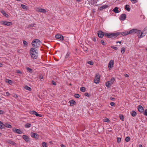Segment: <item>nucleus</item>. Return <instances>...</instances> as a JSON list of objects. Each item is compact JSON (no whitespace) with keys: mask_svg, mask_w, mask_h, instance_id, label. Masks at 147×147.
<instances>
[{"mask_svg":"<svg viewBox=\"0 0 147 147\" xmlns=\"http://www.w3.org/2000/svg\"><path fill=\"white\" fill-rule=\"evenodd\" d=\"M110 99L112 100H114L115 99V98H110Z\"/></svg>","mask_w":147,"mask_h":147,"instance_id":"nucleus-58","label":"nucleus"},{"mask_svg":"<svg viewBox=\"0 0 147 147\" xmlns=\"http://www.w3.org/2000/svg\"><path fill=\"white\" fill-rule=\"evenodd\" d=\"M144 114L146 116H147V109H146L144 112Z\"/></svg>","mask_w":147,"mask_h":147,"instance_id":"nucleus-47","label":"nucleus"},{"mask_svg":"<svg viewBox=\"0 0 147 147\" xmlns=\"http://www.w3.org/2000/svg\"><path fill=\"white\" fill-rule=\"evenodd\" d=\"M22 137L26 142H28L30 141L29 138L27 136L23 135Z\"/></svg>","mask_w":147,"mask_h":147,"instance_id":"nucleus-11","label":"nucleus"},{"mask_svg":"<svg viewBox=\"0 0 147 147\" xmlns=\"http://www.w3.org/2000/svg\"><path fill=\"white\" fill-rule=\"evenodd\" d=\"M74 96L76 98H78L80 97V95L78 94H75Z\"/></svg>","mask_w":147,"mask_h":147,"instance_id":"nucleus-41","label":"nucleus"},{"mask_svg":"<svg viewBox=\"0 0 147 147\" xmlns=\"http://www.w3.org/2000/svg\"><path fill=\"white\" fill-rule=\"evenodd\" d=\"M109 7L108 5H102L101 7H99L98 9L99 10H102L103 9H105L108 7Z\"/></svg>","mask_w":147,"mask_h":147,"instance_id":"nucleus-10","label":"nucleus"},{"mask_svg":"<svg viewBox=\"0 0 147 147\" xmlns=\"http://www.w3.org/2000/svg\"><path fill=\"white\" fill-rule=\"evenodd\" d=\"M138 147H142V145L141 144H140L139 145Z\"/></svg>","mask_w":147,"mask_h":147,"instance_id":"nucleus-61","label":"nucleus"},{"mask_svg":"<svg viewBox=\"0 0 147 147\" xmlns=\"http://www.w3.org/2000/svg\"><path fill=\"white\" fill-rule=\"evenodd\" d=\"M93 40L94 41V42H95L96 41V39L95 38H93Z\"/></svg>","mask_w":147,"mask_h":147,"instance_id":"nucleus-64","label":"nucleus"},{"mask_svg":"<svg viewBox=\"0 0 147 147\" xmlns=\"http://www.w3.org/2000/svg\"><path fill=\"white\" fill-rule=\"evenodd\" d=\"M136 33L137 34V36L139 38H142L143 37L142 35L143 32L140 30H138Z\"/></svg>","mask_w":147,"mask_h":147,"instance_id":"nucleus-9","label":"nucleus"},{"mask_svg":"<svg viewBox=\"0 0 147 147\" xmlns=\"http://www.w3.org/2000/svg\"><path fill=\"white\" fill-rule=\"evenodd\" d=\"M4 127H6L11 128V126L10 124L6 123L5 125H4Z\"/></svg>","mask_w":147,"mask_h":147,"instance_id":"nucleus-27","label":"nucleus"},{"mask_svg":"<svg viewBox=\"0 0 147 147\" xmlns=\"http://www.w3.org/2000/svg\"><path fill=\"white\" fill-rule=\"evenodd\" d=\"M119 43L120 44L121 43V41H117L116 42V43Z\"/></svg>","mask_w":147,"mask_h":147,"instance_id":"nucleus-63","label":"nucleus"},{"mask_svg":"<svg viewBox=\"0 0 147 147\" xmlns=\"http://www.w3.org/2000/svg\"><path fill=\"white\" fill-rule=\"evenodd\" d=\"M70 54V53H69V52L67 53L66 54V56H65V58L66 59H67L68 57L69 56Z\"/></svg>","mask_w":147,"mask_h":147,"instance_id":"nucleus-39","label":"nucleus"},{"mask_svg":"<svg viewBox=\"0 0 147 147\" xmlns=\"http://www.w3.org/2000/svg\"><path fill=\"white\" fill-rule=\"evenodd\" d=\"M119 117L120 119L122 121H123L124 120V117L122 115H119Z\"/></svg>","mask_w":147,"mask_h":147,"instance_id":"nucleus-37","label":"nucleus"},{"mask_svg":"<svg viewBox=\"0 0 147 147\" xmlns=\"http://www.w3.org/2000/svg\"><path fill=\"white\" fill-rule=\"evenodd\" d=\"M16 72L18 74H22V73L19 70H16Z\"/></svg>","mask_w":147,"mask_h":147,"instance_id":"nucleus-48","label":"nucleus"},{"mask_svg":"<svg viewBox=\"0 0 147 147\" xmlns=\"http://www.w3.org/2000/svg\"><path fill=\"white\" fill-rule=\"evenodd\" d=\"M36 11L42 13H45L47 11L46 9L41 8H38Z\"/></svg>","mask_w":147,"mask_h":147,"instance_id":"nucleus-15","label":"nucleus"},{"mask_svg":"<svg viewBox=\"0 0 147 147\" xmlns=\"http://www.w3.org/2000/svg\"><path fill=\"white\" fill-rule=\"evenodd\" d=\"M7 82L8 83L10 84H11L12 83V82L11 80H7Z\"/></svg>","mask_w":147,"mask_h":147,"instance_id":"nucleus-45","label":"nucleus"},{"mask_svg":"<svg viewBox=\"0 0 147 147\" xmlns=\"http://www.w3.org/2000/svg\"><path fill=\"white\" fill-rule=\"evenodd\" d=\"M0 24L2 25L7 26H10L12 25V23L10 22H7L5 21H1Z\"/></svg>","mask_w":147,"mask_h":147,"instance_id":"nucleus-4","label":"nucleus"},{"mask_svg":"<svg viewBox=\"0 0 147 147\" xmlns=\"http://www.w3.org/2000/svg\"><path fill=\"white\" fill-rule=\"evenodd\" d=\"M12 131L14 133L19 134H21L23 133L22 131L20 129L16 128H13L12 129Z\"/></svg>","mask_w":147,"mask_h":147,"instance_id":"nucleus-7","label":"nucleus"},{"mask_svg":"<svg viewBox=\"0 0 147 147\" xmlns=\"http://www.w3.org/2000/svg\"><path fill=\"white\" fill-rule=\"evenodd\" d=\"M136 112L134 111H132L131 113V115L133 117H135L136 116Z\"/></svg>","mask_w":147,"mask_h":147,"instance_id":"nucleus-30","label":"nucleus"},{"mask_svg":"<svg viewBox=\"0 0 147 147\" xmlns=\"http://www.w3.org/2000/svg\"><path fill=\"white\" fill-rule=\"evenodd\" d=\"M6 96H9L10 95V94L9 92H6Z\"/></svg>","mask_w":147,"mask_h":147,"instance_id":"nucleus-51","label":"nucleus"},{"mask_svg":"<svg viewBox=\"0 0 147 147\" xmlns=\"http://www.w3.org/2000/svg\"><path fill=\"white\" fill-rule=\"evenodd\" d=\"M113 11L115 13H118L119 12L118 10V8L117 7H115L113 10Z\"/></svg>","mask_w":147,"mask_h":147,"instance_id":"nucleus-22","label":"nucleus"},{"mask_svg":"<svg viewBox=\"0 0 147 147\" xmlns=\"http://www.w3.org/2000/svg\"><path fill=\"white\" fill-rule=\"evenodd\" d=\"M31 124L29 123H26L25 125V127L26 128H28L30 127Z\"/></svg>","mask_w":147,"mask_h":147,"instance_id":"nucleus-26","label":"nucleus"},{"mask_svg":"<svg viewBox=\"0 0 147 147\" xmlns=\"http://www.w3.org/2000/svg\"><path fill=\"white\" fill-rule=\"evenodd\" d=\"M4 113V111L2 110H0V114L2 115Z\"/></svg>","mask_w":147,"mask_h":147,"instance_id":"nucleus-52","label":"nucleus"},{"mask_svg":"<svg viewBox=\"0 0 147 147\" xmlns=\"http://www.w3.org/2000/svg\"><path fill=\"white\" fill-rule=\"evenodd\" d=\"M119 34L120 33L119 32L110 33H105V36L109 38H111L112 37L115 38L119 35Z\"/></svg>","mask_w":147,"mask_h":147,"instance_id":"nucleus-3","label":"nucleus"},{"mask_svg":"<svg viewBox=\"0 0 147 147\" xmlns=\"http://www.w3.org/2000/svg\"><path fill=\"white\" fill-rule=\"evenodd\" d=\"M125 49L124 47H122L121 49V52L122 54H123L125 52Z\"/></svg>","mask_w":147,"mask_h":147,"instance_id":"nucleus-33","label":"nucleus"},{"mask_svg":"<svg viewBox=\"0 0 147 147\" xmlns=\"http://www.w3.org/2000/svg\"><path fill=\"white\" fill-rule=\"evenodd\" d=\"M130 1H131L133 4H135L138 1V0H130Z\"/></svg>","mask_w":147,"mask_h":147,"instance_id":"nucleus-42","label":"nucleus"},{"mask_svg":"<svg viewBox=\"0 0 147 147\" xmlns=\"http://www.w3.org/2000/svg\"><path fill=\"white\" fill-rule=\"evenodd\" d=\"M130 137L128 136L125 138V140L126 142H128L130 140Z\"/></svg>","mask_w":147,"mask_h":147,"instance_id":"nucleus-35","label":"nucleus"},{"mask_svg":"<svg viewBox=\"0 0 147 147\" xmlns=\"http://www.w3.org/2000/svg\"><path fill=\"white\" fill-rule=\"evenodd\" d=\"M61 147H65V146L64 144H61Z\"/></svg>","mask_w":147,"mask_h":147,"instance_id":"nucleus-59","label":"nucleus"},{"mask_svg":"<svg viewBox=\"0 0 147 147\" xmlns=\"http://www.w3.org/2000/svg\"><path fill=\"white\" fill-rule=\"evenodd\" d=\"M38 135L37 134L35 133H31V136L32 138H36V137L38 136Z\"/></svg>","mask_w":147,"mask_h":147,"instance_id":"nucleus-25","label":"nucleus"},{"mask_svg":"<svg viewBox=\"0 0 147 147\" xmlns=\"http://www.w3.org/2000/svg\"><path fill=\"white\" fill-rule=\"evenodd\" d=\"M111 48L115 50H116L117 49V48L116 47H111Z\"/></svg>","mask_w":147,"mask_h":147,"instance_id":"nucleus-53","label":"nucleus"},{"mask_svg":"<svg viewBox=\"0 0 147 147\" xmlns=\"http://www.w3.org/2000/svg\"><path fill=\"white\" fill-rule=\"evenodd\" d=\"M53 85H56V82H55L53 81Z\"/></svg>","mask_w":147,"mask_h":147,"instance_id":"nucleus-60","label":"nucleus"},{"mask_svg":"<svg viewBox=\"0 0 147 147\" xmlns=\"http://www.w3.org/2000/svg\"><path fill=\"white\" fill-rule=\"evenodd\" d=\"M21 6L24 9H27V6L24 5L22 4L21 5Z\"/></svg>","mask_w":147,"mask_h":147,"instance_id":"nucleus-31","label":"nucleus"},{"mask_svg":"<svg viewBox=\"0 0 147 147\" xmlns=\"http://www.w3.org/2000/svg\"><path fill=\"white\" fill-rule=\"evenodd\" d=\"M30 114L32 115H35L36 116L42 117V115L41 114L38 113L36 111H30L29 112Z\"/></svg>","mask_w":147,"mask_h":147,"instance_id":"nucleus-6","label":"nucleus"},{"mask_svg":"<svg viewBox=\"0 0 147 147\" xmlns=\"http://www.w3.org/2000/svg\"><path fill=\"white\" fill-rule=\"evenodd\" d=\"M109 119L107 118H105L104 119L103 121L105 122H108L109 121Z\"/></svg>","mask_w":147,"mask_h":147,"instance_id":"nucleus-38","label":"nucleus"},{"mask_svg":"<svg viewBox=\"0 0 147 147\" xmlns=\"http://www.w3.org/2000/svg\"><path fill=\"white\" fill-rule=\"evenodd\" d=\"M42 145L43 147H47V143L45 142H42Z\"/></svg>","mask_w":147,"mask_h":147,"instance_id":"nucleus-34","label":"nucleus"},{"mask_svg":"<svg viewBox=\"0 0 147 147\" xmlns=\"http://www.w3.org/2000/svg\"><path fill=\"white\" fill-rule=\"evenodd\" d=\"M43 78V76H40V79H42Z\"/></svg>","mask_w":147,"mask_h":147,"instance_id":"nucleus-62","label":"nucleus"},{"mask_svg":"<svg viewBox=\"0 0 147 147\" xmlns=\"http://www.w3.org/2000/svg\"><path fill=\"white\" fill-rule=\"evenodd\" d=\"M126 18V15L125 14H122L120 16V20L124 21Z\"/></svg>","mask_w":147,"mask_h":147,"instance_id":"nucleus-16","label":"nucleus"},{"mask_svg":"<svg viewBox=\"0 0 147 147\" xmlns=\"http://www.w3.org/2000/svg\"><path fill=\"white\" fill-rule=\"evenodd\" d=\"M40 42V41L38 39H36L33 40L32 42V46L35 48L38 47Z\"/></svg>","mask_w":147,"mask_h":147,"instance_id":"nucleus-2","label":"nucleus"},{"mask_svg":"<svg viewBox=\"0 0 147 147\" xmlns=\"http://www.w3.org/2000/svg\"><path fill=\"white\" fill-rule=\"evenodd\" d=\"M101 43H102V44L103 45H105V42H104V41L103 40H102L101 42Z\"/></svg>","mask_w":147,"mask_h":147,"instance_id":"nucleus-50","label":"nucleus"},{"mask_svg":"<svg viewBox=\"0 0 147 147\" xmlns=\"http://www.w3.org/2000/svg\"><path fill=\"white\" fill-rule=\"evenodd\" d=\"M100 77V76L98 74H96L94 80V82L96 84H98L99 82Z\"/></svg>","mask_w":147,"mask_h":147,"instance_id":"nucleus-5","label":"nucleus"},{"mask_svg":"<svg viewBox=\"0 0 147 147\" xmlns=\"http://www.w3.org/2000/svg\"><path fill=\"white\" fill-rule=\"evenodd\" d=\"M110 105L112 106H113L115 105V103L113 102H111L110 103Z\"/></svg>","mask_w":147,"mask_h":147,"instance_id":"nucleus-49","label":"nucleus"},{"mask_svg":"<svg viewBox=\"0 0 147 147\" xmlns=\"http://www.w3.org/2000/svg\"><path fill=\"white\" fill-rule=\"evenodd\" d=\"M117 142L118 143H120L121 142V138H117Z\"/></svg>","mask_w":147,"mask_h":147,"instance_id":"nucleus-46","label":"nucleus"},{"mask_svg":"<svg viewBox=\"0 0 147 147\" xmlns=\"http://www.w3.org/2000/svg\"><path fill=\"white\" fill-rule=\"evenodd\" d=\"M7 142L9 144H12L13 145H16V143H15L13 141L11 140H7Z\"/></svg>","mask_w":147,"mask_h":147,"instance_id":"nucleus-17","label":"nucleus"},{"mask_svg":"<svg viewBox=\"0 0 147 147\" xmlns=\"http://www.w3.org/2000/svg\"><path fill=\"white\" fill-rule=\"evenodd\" d=\"M106 85L107 88H109L111 86V84L108 81L106 83Z\"/></svg>","mask_w":147,"mask_h":147,"instance_id":"nucleus-29","label":"nucleus"},{"mask_svg":"<svg viewBox=\"0 0 147 147\" xmlns=\"http://www.w3.org/2000/svg\"><path fill=\"white\" fill-rule=\"evenodd\" d=\"M25 88L26 89L28 90H31V88L27 86H25Z\"/></svg>","mask_w":147,"mask_h":147,"instance_id":"nucleus-40","label":"nucleus"},{"mask_svg":"<svg viewBox=\"0 0 147 147\" xmlns=\"http://www.w3.org/2000/svg\"><path fill=\"white\" fill-rule=\"evenodd\" d=\"M85 96H89V94L87 93H85Z\"/></svg>","mask_w":147,"mask_h":147,"instance_id":"nucleus-56","label":"nucleus"},{"mask_svg":"<svg viewBox=\"0 0 147 147\" xmlns=\"http://www.w3.org/2000/svg\"><path fill=\"white\" fill-rule=\"evenodd\" d=\"M26 69L27 70V71H29L30 72H31V73H32V69H31L30 68L28 67H27L26 68Z\"/></svg>","mask_w":147,"mask_h":147,"instance_id":"nucleus-36","label":"nucleus"},{"mask_svg":"<svg viewBox=\"0 0 147 147\" xmlns=\"http://www.w3.org/2000/svg\"><path fill=\"white\" fill-rule=\"evenodd\" d=\"M1 13L6 18H8L9 17V16L5 12V11L4 10H1Z\"/></svg>","mask_w":147,"mask_h":147,"instance_id":"nucleus-19","label":"nucleus"},{"mask_svg":"<svg viewBox=\"0 0 147 147\" xmlns=\"http://www.w3.org/2000/svg\"><path fill=\"white\" fill-rule=\"evenodd\" d=\"M55 37L57 39H59L60 40H63L64 39L63 36L60 34L56 35Z\"/></svg>","mask_w":147,"mask_h":147,"instance_id":"nucleus-12","label":"nucleus"},{"mask_svg":"<svg viewBox=\"0 0 147 147\" xmlns=\"http://www.w3.org/2000/svg\"><path fill=\"white\" fill-rule=\"evenodd\" d=\"M13 97L16 98L18 97V96L17 94H15L13 96Z\"/></svg>","mask_w":147,"mask_h":147,"instance_id":"nucleus-54","label":"nucleus"},{"mask_svg":"<svg viewBox=\"0 0 147 147\" xmlns=\"http://www.w3.org/2000/svg\"><path fill=\"white\" fill-rule=\"evenodd\" d=\"M4 127V125L2 122L0 121V128L2 129Z\"/></svg>","mask_w":147,"mask_h":147,"instance_id":"nucleus-28","label":"nucleus"},{"mask_svg":"<svg viewBox=\"0 0 147 147\" xmlns=\"http://www.w3.org/2000/svg\"><path fill=\"white\" fill-rule=\"evenodd\" d=\"M124 76L125 77H129V75L127 74H125Z\"/></svg>","mask_w":147,"mask_h":147,"instance_id":"nucleus-57","label":"nucleus"},{"mask_svg":"<svg viewBox=\"0 0 147 147\" xmlns=\"http://www.w3.org/2000/svg\"><path fill=\"white\" fill-rule=\"evenodd\" d=\"M30 53L32 58L36 59L38 57V54L36 51V49L34 48H31L30 51Z\"/></svg>","mask_w":147,"mask_h":147,"instance_id":"nucleus-1","label":"nucleus"},{"mask_svg":"<svg viewBox=\"0 0 147 147\" xmlns=\"http://www.w3.org/2000/svg\"><path fill=\"white\" fill-rule=\"evenodd\" d=\"M35 25V24H32L30 25V26L32 27L34 26V25Z\"/></svg>","mask_w":147,"mask_h":147,"instance_id":"nucleus-55","label":"nucleus"},{"mask_svg":"<svg viewBox=\"0 0 147 147\" xmlns=\"http://www.w3.org/2000/svg\"><path fill=\"white\" fill-rule=\"evenodd\" d=\"M105 33H104L101 31H99L98 33V35L99 37L100 38H102L104 35H105Z\"/></svg>","mask_w":147,"mask_h":147,"instance_id":"nucleus-14","label":"nucleus"},{"mask_svg":"<svg viewBox=\"0 0 147 147\" xmlns=\"http://www.w3.org/2000/svg\"><path fill=\"white\" fill-rule=\"evenodd\" d=\"M114 64V60H111L108 64V67L109 69H111L113 67Z\"/></svg>","mask_w":147,"mask_h":147,"instance_id":"nucleus-8","label":"nucleus"},{"mask_svg":"<svg viewBox=\"0 0 147 147\" xmlns=\"http://www.w3.org/2000/svg\"><path fill=\"white\" fill-rule=\"evenodd\" d=\"M86 89L85 87H82L80 88V90L81 92H84L85 91Z\"/></svg>","mask_w":147,"mask_h":147,"instance_id":"nucleus-32","label":"nucleus"},{"mask_svg":"<svg viewBox=\"0 0 147 147\" xmlns=\"http://www.w3.org/2000/svg\"><path fill=\"white\" fill-rule=\"evenodd\" d=\"M125 9L127 11H130L131 8L130 7V6L128 5H126L125 6Z\"/></svg>","mask_w":147,"mask_h":147,"instance_id":"nucleus-20","label":"nucleus"},{"mask_svg":"<svg viewBox=\"0 0 147 147\" xmlns=\"http://www.w3.org/2000/svg\"><path fill=\"white\" fill-rule=\"evenodd\" d=\"M129 31H125L124 32H119V33H120V34H119V35L120 34H121L123 36L129 34H130V33H129Z\"/></svg>","mask_w":147,"mask_h":147,"instance_id":"nucleus-13","label":"nucleus"},{"mask_svg":"<svg viewBox=\"0 0 147 147\" xmlns=\"http://www.w3.org/2000/svg\"><path fill=\"white\" fill-rule=\"evenodd\" d=\"M115 81V79L114 78H112L111 80L108 82L109 83H110V84L112 85V84L114 82V81Z\"/></svg>","mask_w":147,"mask_h":147,"instance_id":"nucleus-24","label":"nucleus"},{"mask_svg":"<svg viewBox=\"0 0 147 147\" xmlns=\"http://www.w3.org/2000/svg\"><path fill=\"white\" fill-rule=\"evenodd\" d=\"M138 111L140 112H143L144 109L143 107L140 105H139L138 107Z\"/></svg>","mask_w":147,"mask_h":147,"instance_id":"nucleus-21","label":"nucleus"},{"mask_svg":"<svg viewBox=\"0 0 147 147\" xmlns=\"http://www.w3.org/2000/svg\"><path fill=\"white\" fill-rule=\"evenodd\" d=\"M23 44L25 45V46H27V43L26 41H25L24 40H23Z\"/></svg>","mask_w":147,"mask_h":147,"instance_id":"nucleus-44","label":"nucleus"},{"mask_svg":"<svg viewBox=\"0 0 147 147\" xmlns=\"http://www.w3.org/2000/svg\"><path fill=\"white\" fill-rule=\"evenodd\" d=\"M69 102H70V105L71 106H72L74 105H75L76 104V102L74 100H70L69 101Z\"/></svg>","mask_w":147,"mask_h":147,"instance_id":"nucleus-23","label":"nucleus"},{"mask_svg":"<svg viewBox=\"0 0 147 147\" xmlns=\"http://www.w3.org/2000/svg\"><path fill=\"white\" fill-rule=\"evenodd\" d=\"M88 64L91 65H93L94 64V63L92 61H89L88 62Z\"/></svg>","mask_w":147,"mask_h":147,"instance_id":"nucleus-43","label":"nucleus"},{"mask_svg":"<svg viewBox=\"0 0 147 147\" xmlns=\"http://www.w3.org/2000/svg\"><path fill=\"white\" fill-rule=\"evenodd\" d=\"M138 30L136 29H132L129 30V33H130V34L132 33H136L137 32Z\"/></svg>","mask_w":147,"mask_h":147,"instance_id":"nucleus-18","label":"nucleus"}]
</instances>
